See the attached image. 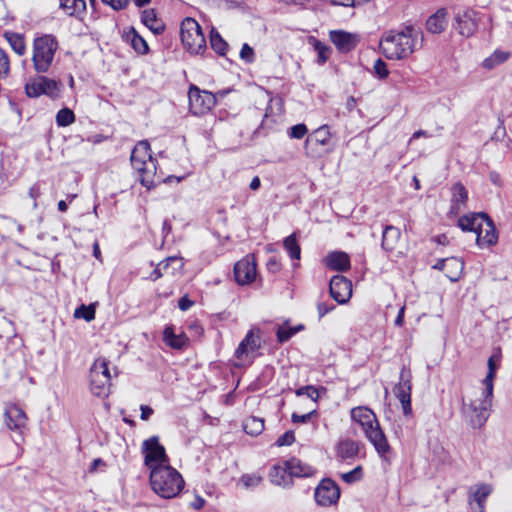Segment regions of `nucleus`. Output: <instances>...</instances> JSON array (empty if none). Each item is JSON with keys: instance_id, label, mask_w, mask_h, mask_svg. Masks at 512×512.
Listing matches in <instances>:
<instances>
[{"instance_id": "1", "label": "nucleus", "mask_w": 512, "mask_h": 512, "mask_svg": "<svg viewBox=\"0 0 512 512\" xmlns=\"http://www.w3.org/2000/svg\"><path fill=\"white\" fill-rule=\"evenodd\" d=\"M421 45V31L412 25L399 30H389L382 35L380 40V49L390 60L406 59Z\"/></svg>"}, {"instance_id": "2", "label": "nucleus", "mask_w": 512, "mask_h": 512, "mask_svg": "<svg viewBox=\"0 0 512 512\" xmlns=\"http://www.w3.org/2000/svg\"><path fill=\"white\" fill-rule=\"evenodd\" d=\"M131 165L138 173L141 184L148 189L156 186L163 181L161 176L157 175L156 160L150 154V145L148 141H139L131 153Z\"/></svg>"}, {"instance_id": "3", "label": "nucleus", "mask_w": 512, "mask_h": 512, "mask_svg": "<svg viewBox=\"0 0 512 512\" xmlns=\"http://www.w3.org/2000/svg\"><path fill=\"white\" fill-rule=\"evenodd\" d=\"M149 479L152 490L165 499L176 497L185 484L181 474L170 464L153 468Z\"/></svg>"}, {"instance_id": "4", "label": "nucleus", "mask_w": 512, "mask_h": 512, "mask_svg": "<svg viewBox=\"0 0 512 512\" xmlns=\"http://www.w3.org/2000/svg\"><path fill=\"white\" fill-rule=\"evenodd\" d=\"M58 42L52 35H43L34 39L32 62L37 73H46L52 65Z\"/></svg>"}, {"instance_id": "5", "label": "nucleus", "mask_w": 512, "mask_h": 512, "mask_svg": "<svg viewBox=\"0 0 512 512\" xmlns=\"http://www.w3.org/2000/svg\"><path fill=\"white\" fill-rule=\"evenodd\" d=\"M493 395H488L482 390L480 397L471 401L468 405L463 402L462 413L465 421L473 428L478 429L485 425L490 415Z\"/></svg>"}, {"instance_id": "6", "label": "nucleus", "mask_w": 512, "mask_h": 512, "mask_svg": "<svg viewBox=\"0 0 512 512\" xmlns=\"http://www.w3.org/2000/svg\"><path fill=\"white\" fill-rule=\"evenodd\" d=\"M180 37L184 48L190 54H201L206 49V39L199 23L190 17L185 18L180 27Z\"/></svg>"}, {"instance_id": "7", "label": "nucleus", "mask_w": 512, "mask_h": 512, "mask_svg": "<svg viewBox=\"0 0 512 512\" xmlns=\"http://www.w3.org/2000/svg\"><path fill=\"white\" fill-rule=\"evenodd\" d=\"M108 363L105 358H98L90 368L91 392L98 397H105L109 393L111 375Z\"/></svg>"}, {"instance_id": "8", "label": "nucleus", "mask_w": 512, "mask_h": 512, "mask_svg": "<svg viewBox=\"0 0 512 512\" xmlns=\"http://www.w3.org/2000/svg\"><path fill=\"white\" fill-rule=\"evenodd\" d=\"M60 88V82L45 76H38L26 83L25 93L30 98L46 95L51 99H57L60 95Z\"/></svg>"}, {"instance_id": "9", "label": "nucleus", "mask_w": 512, "mask_h": 512, "mask_svg": "<svg viewBox=\"0 0 512 512\" xmlns=\"http://www.w3.org/2000/svg\"><path fill=\"white\" fill-rule=\"evenodd\" d=\"M142 451L145 454L144 464L150 471L160 465L169 464V458L164 446L159 443L158 436L146 439L142 444Z\"/></svg>"}, {"instance_id": "10", "label": "nucleus", "mask_w": 512, "mask_h": 512, "mask_svg": "<svg viewBox=\"0 0 512 512\" xmlns=\"http://www.w3.org/2000/svg\"><path fill=\"white\" fill-rule=\"evenodd\" d=\"M188 99L190 111L196 116L204 115L216 104V98L211 92L193 85L189 89Z\"/></svg>"}, {"instance_id": "11", "label": "nucleus", "mask_w": 512, "mask_h": 512, "mask_svg": "<svg viewBox=\"0 0 512 512\" xmlns=\"http://www.w3.org/2000/svg\"><path fill=\"white\" fill-rule=\"evenodd\" d=\"M479 13L471 8L454 13V29L463 37H471L478 29Z\"/></svg>"}, {"instance_id": "12", "label": "nucleus", "mask_w": 512, "mask_h": 512, "mask_svg": "<svg viewBox=\"0 0 512 512\" xmlns=\"http://www.w3.org/2000/svg\"><path fill=\"white\" fill-rule=\"evenodd\" d=\"M411 372L406 370L405 367L402 368L400 372L399 382L394 387L393 392L396 398L400 401L403 414L405 416H410L412 414V406H411Z\"/></svg>"}, {"instance_id": "13", "label": "nucleus", "mask_w": 512, "mask_h": 512, "mask_svg": "<svg viewBox=\"0 0 512 512\" xmlns=\"http://www.w3.org/2000/svg\"><path fill=\"white\" fill-rule=\"evenodd\" d=\"M340 497L338 485L331 479H324L315 489L314 498L320 506H331L335 504Z\"/></svg>"}, {"instance_id": "14", "label": "nucleus", "mask_w": 512, "mask_h": 512, "mask_svg": "<svg viewBox=\"0 0 512 512\" xmlns=\"http://www.w3.org/2000/svg\"><path fill=\"white\" fill-rule=\"evenodd\" d=\"M329 292L337 303L345 304L352 296V283L342 275H335L329 282Z\"/></svg>"}, {"instance_id": "15", "label": "nucleus", "mask_w": 512, "mask_h": 512, "mask_svg": "<svg viewBox=\"0 0 512 512\" xmlns=\"http://www.w3.org/2000/svg\"><path fill=\"white\" fill-rule=\"evenodd\" d=\"M331 138V134L329 131V127L327 125H323L316 130H314L306 139L304 143V149L306 155L311 157H316L320 153L318 151V146H326L329 144Z\"/></svg>"}, {"instance_id": "16", "label": "nucleus", "mask_w": 512, "mask_h": 512, "mask_svg": "<svg viewBox=\"0 0 512 512\" xmlns=\"http://www.w3.org/2000/svg\"><path fill=\"white\" fill-rule=\"evenodd\" d=\"M350 415L352 420L359 424L364 435L380 425L375 413L366 406L352 408Z\"/></svg>"}, {"instance_id": "17", "label": "nucleus", "mask_w": 512, "mask_h": 512, "mask_svg": "<svg viewBox=\"0 0 512 512\" xmlns=\"http://www.w3.org/2000/svg\"><path fill=\"white\" fill-rule=\"evenodd\" d=\"M261 347V340L259 336V330L255 333L254 329H250L244 339L239 343L237 349L234 352V356L240 360H245L249 354L257 351Z\"/></svg>"}, {"instance_id": "18", "label": "nucleus", "mask_w": 512, "mask_h": 512, "mask_svg": "<svg viewBox=\"0 0 512 512\" xmlns=\"http://www.w3.org/2000/svg\"><path fill=\"white\" fill-rule=\"evenodd\" d=\"M235 280L240 285L251 283L256 277V264L253 259L245 257L234 266Z\"/></svg>"}, {"instance_id": "19", "label": "nucleus", "mask_w": 512, "mask_h": 512, "mask_svg": "<svg viewBox=\"0 0 512 512\" xmlns=\"http://www.w3.org/2000/svg\"><path fill=\"white\" fill-rule=\"evenodd\" d=\"M498 241V234L493 220L486 214L481 227L476 233V242L478 246H493Z\"/></svg>"}, {"instance_id": "20", "label": "nucleus", "mask_w": 512, "mask_h": 512, "mask_svg": "<svg viewBox=\"0 0 512 512\" xmlns=\"http://www.w3.org/2000/svg\"><path fill=\"white\" fill-rule=\"evenodd\" d=\"M330 40L343 53L353 50L359 42V36L342 30L330 31Z\"/></svg>"}, {"instance_id": "21", "label": "nucleus", "mask_w": 512, "mask_h": 512, "mask_svg": "<svg viewBox=\"0 0 512 512\" xmlns=\"http://www.w3.org/2000/svg\"><path fill=\"white\" fill-rule=\"evenodd\" d=\"M364 436L373 445L381 458L385 459L387 454L391 452V446L380 425L375 426L373 430L369 431Z\"/></svg>"}, {"instance_id": "22", "label": "nucleus", "mask_w": 512, "mask_h": 512, "mask_svg": "<svg viewBox=\"0 0 512 512\" xmlns=\"http://www.w3.org/2000/svg\"><path fill=\"white\" fill-rule=\"evenodd\" d=\"M364 436L373 445L381 458L385 459L387 454L391 452V446L380 425L375 426L373 430L369 431Z\"/></svg>"}, {"instance_id": "23", "label": "nucleus", "mask_w": 512, "mask_h": 512, "mask_svg": "<svg viewBox=\"0 0 512 512\" xmlns=\"http://www.w3.org/2000/svg\"><path fill=\"white\" fill-rule=\"evenodd\" d=\"M4 420L10 430L20 431L26 426L27 416L18 405H10L5 410Z\"/></svg>"}, {"instance_id": "24", "label": "nucleus", "mask_w": 512, "mask_h": 512, "mask_svg": "<svg viewBox=\"0 0 512 512\" xmlns=\"http://www.w3.org/2000/svg\"><path fill=\"white\" fill-rule=\"evenodd\" d=\"M364 444L350 438L341 439L336 446L337 456L343 460L354 459L359 454Z\"/></svg>"}, {"instance_id": "25", "label": "nucleus", "mask_w": 512, "mask_h": 512, "mask_svg": "<svg viewBox=\"0 0 512 512\" xmlns=\"http://www.w3.org/2000/svg\"><path fill=\"white\" fill-rule=\"evenodd\" d=\"M325 264L332 270L344 272L350 268V258L345 252H331L326 256Z\"/></svg>"}, {"instance_id": "26", "label": "nucleus", "mask_w": 512, "mask_h": 512, "mask_svg": "<svg viewBox=\"0 0 512 512\" xmlns=\"http://www.w3.org/2000/svg\"><path fill=\"white\" fill-rule=\"evenodd\" d=\"M269 478L270 481L277 486H290V474L286 461L274 464L270 470Z\"/></svg>"}, {"instance_id": "27", "label": "nucleus", "mask_w": 512, "mask_h": 512, "mask_svg": "<svg viewBox=\"0 0 512 512\" xmlns=\"http://www.w3.org/2000/svg\"><path fill=\"white\" fill-rule=\"evenodd\" d=\"M484 217H486V213L484 212L463 215L458 219V226L463 231L477 233L481 227Z\"/></svg>"}, {"instance_id": "28", "label": "nucleus", "mask_w": 512, "mask_h": 512, "mask_svg": "<svg viewBox=\"0 0 512 512\" xmlns=\"http://www.w3.org/2000/svg\"><path fill=\"white\" fill-rule=\"evenodd\" d=\"M287 468L290 474V481L293 477H310L314 474L315 470L310 465L303 463L297 458L286 460Z\"/></svg>"}, {"instance_id": "29", "label": "nucleus", "mask_w": 512, "mask_h": 512, "mask_svg": "<svg viewBox=\"0 0 512 512\" xmlns=\"http://www.w3.org/2000/svg\"><path fill=\"white\" fill-rule=\"evenodd\" d=\"M401 237V231L399 228L393 225H387L382 232L381 246L385 251L391 252L395 250L396 245Z\"/></svg>"}, {"instance_id": "30", "label": "nucleus", "mask_w": 512, "mask_h": 512, "mask_svg": "<svg viewBox=\"0 0 512 512\" xmlns=\"http://www.w3.org/2000/svg\"><path fill=\"white\" fill-rule=\"evenodd\" d=\"M446 16L447 11L445 8L437 10V12L431 15L426 21V28L429 32L438 34L444 31L446 27Z\"/></svg>"}, {"instance_id": "31", "label": "nucleus", "mask_w": 512, "mask_h": 512, "mask_svg": "<svg viewBox=\"0 0 512 512\" xmlns=\"http://www.w3.org/2000/svg\"><path fill=\"white\" fill-rule=\"evenodd\" d=\"M468 200V192L463 184L456 183L452 186V199L451 209L455 212H459L465 207Z\"/></svg>"}, {"instance_id": "32", "label": "nucleus", "mask_w": 512, "mask_h": 512, "mask_svg": "<svg viewBox=\"0 0 512 512\" xmlns=\"http://www.w3.org/2000/svg\"><path fill=\"white\" fill-rule=\"evenodd\" d=\"M165 343L173 349H183L188 344V338L184 333L175 334L172 327H166L163 332Z\"/></svg>"}, {"instance_id": "33", "label": "nucleus", "mask_w": 512, "mask_h": 512, "mask_svg": "<svg viewBox=\"0 0 512 512\" xmlns=\"http://www.w3.org/2000/svg\"><path fill=\"white\" fill-rule=\"evenodd\" d=\"M492 492V486L486 483H480L470 488V503L474 501L477 506L485 505L487 497Z\"/></svg>"}, {"instance_id": "34", "label": "nucleus", "mask_w": 512, "mask_h": 512, "mask_svg": "<svg viewBox=\"0 0 512 512\" xmlns=\"http://www.w3.org/2000/svg\"><path fill=\"white\" fill-rule=\"evenodd\" d=\"M59 6L71 17H79L86 10L85 0H60Z\"/></svg>"}, {"instance_id": "35", "label": "nucleus", "mask_w": 512, "mask_h": 512, "mask_svg": "<svg viewBox=\"0 0 512 512\" xmlns=\"http://www.w3.org/2000/svg\"><path fill=\"white\" fill-rule=\"evenodd\" d=\"M141 20L156 35L164 31V25L157 19L153 9L144 10L141 14Z\"/></svg>"}, {"instance_id": "36", "label": "nucleus", "mask_w": 512, "mask_h": 512, "mask_svg": "<svg viewBox=\"0 0 512 512\" xmlns=\"http://www.w3.org/2000/svg\"><path fill=\"white\" fill-rule=\"evenodd\" d=\"M464 269V262L457 257H449L447 266L445 267L446 277L452 281H458L462 271Z\"/></svg>"}, {"instance_id": "37", "label": "nucleus", "mask_w": 512, "mask_h": 512, "mask_svg": "<svg viewBox=\"0 0 512 512\" xmlns=\"http://www.w3.org/2000/svg\"><path fill=\"white\" fill-rule=\"evenodd\" d=\"M171 264H177L178 269L183 267L182 259L176 256H171L161 261L157 267L151 272L150 279L152 281L158 280L163 275V271H166Z\"/></svg>"}, {"instance_id": "38", "label": "nucleus", "mask_w": 512, "mask_h": 512, "mask_svg": "<svg viewBox=\"0 0 512 512\" xmlns=\"http://www.w3.org/2000/svg\"><path fill=\"white\" fill-rule=\"evenodd\" d=\"M244 431L251 436H258L264 430V419L250 416L243 423Z\"/></svg>"}, {"instance_id": "39", "label": "nucleus", "mask_w": 512, "mask_h": 512, "mask_svg": "<svg viewBox=\"0 0 512 512\" xmlns=\"http://www.w3.org/2000/svg\"><path fill=\"white\" fill-rule=\"evenodd\" d=\"M6 40L10 44L11 48L18 55H23L26 51L25 38L22 34L15 32H5L4 34Z\"/></svg>"}, {"instance_id": "40", "label": "nucleus", "mask_w": 512, "mask_h": 512, "mask_svg": "<svg viewBox=\"0 0 512 512\" xmlns=\"http://www.w3.org/2000/svg\"><path fill=\"white\" fill-rule=\"evenodd\" d=\"M211 48L220 56H224L228 50V43L221 37L219 32L212 28L210 31Z\"/></svg>"}, {"instance_id": "41", "label": "nucleus", "mask_w": 512, "mask_h": 512, "mask_svg": "<svg viewBox=\"0 0 512 512\" xmlns=\"http://www.w3.org/2000/svg\"><path fill=\"white\" fill-rule=\"evenodd\" d=\"M283 245L292 260H299L301 257V248L298 244L295 234H291L283 241Z\"/></svg>"}, {"instance_id": "42", "label": "nucleus", "mask_w": 512, "mask_h": 512, "mask_svg": "<svg viewBox=\"0 0 512 512\" xmlns=\"http://www.w3.org/2000/svg\"><path fill=\"white\" fill-rule=\"evenodd\" d=\"M127 39L130 40L133 49L139 54H146L148 52L147 42L135 31H131L127 34Z\"/></svg>"}, {"instance_id": "43", "label": "nucleus", "mask_w": 512, "mask_h": 512, "mask_svg": "<svg viewBox=\"0 0 512 512\" xmlns=\"http://www.w3.org/2000/svg\"><path fill=\"white\" fill-rule=\"evenodd\" d=\"M509 56L510 54L508 52L496 50L492 55L483 61L482 65L486 69H493L497 65L504 63L509 58Z\"/></svg>"}, {"instance_id": "44", "label": "nucleus", "mask_w": 512, "mask_h": 512, "mask_svg": "<svg viewBox=\"0 0 512 512\" xmlns=\"http://www.w3.org/2000/svg\"><path fill=\"white\" fill-rule=\"evenodd\" d=\"M497 366L494 361V356H491L488 359V373L483 380V384L485 386V391H487L488 395H493V381L495 378Z\"/></svg>"}, {"instance_id": "45", "label": "nucleus", "mask_w": 512, "mask_h": 512, "mask_svg": "<svg viewBox=\"0 0 512 512\" xmlns=\"http://www.w3.org/2000/svg\"><path fill=\"white\" fill-rule=\"evenodd\" d=\"M75 122V114L69 108H62L56 114V124L59 127H67Z\"/></svg>"}, {"instance_id": "46", "label": "nucleus", "mask_w": 512, "mask_h": 512, "mask_svg": "<svg viewBox=\"0 0 512 512\" xmlns=\"http://www.w3.org/2000/svg\"><path fill=\"white\" fill-rule=\"evenodd\" d=\"M313 46L318 55V58H317L318 64H320V65L324 64L330 56L331 48L328 45H326L316 39H314Z\"/></svg>"}, {"instance_id": "47", "label": "nucleus", "mask_w": 512, "mask_h": 512, "mask_svg": "<svg viewBox=\"0 0 512 512\" xmlns=\"http://www.w3.org/2000/svg\"><path fill=\"white\" fill-rule=\"evenodd\" d=\"M263 481L262 476L257 474H243L239 479V484H241L245 489H253L261 484Z\"/></svg>"}, {"instance_id": "48", "label": "nucleus", "mask_w": 512, "mask_h": 512, "mask_svg": "<svg viewBox=\"0 0 512 512\" xmlns=\"http://www.w3.org/2000/svg\"><path fill=\"white\" fill-rule=\"evenodd\" d=\"M10 70V58L6 51L0 48V80L8 78Z\"/></svg>"}, {"instance_id": "49", "label": "nucleus", "mask_w": 512, "mask_h": 512, "mask_svg": "<svg viewBox=\"0 0 512 512\" xmlns=\"http://www.w3.org/2000/svg\"><path fill=\"white\" fill-rule=\"evenodd\" d=\"M74 317L83 318L86 321H91L95 318V309L91 305L86 306L82 304L75 310Z\"/></svg>"}, {"instance_id": "50", "label": "nucleus", "mask_w": 512, "mask_h": 512, "mask_svg": "<svg viewBox=\"0 0 512 512\" xmlns=\"http://www.w3.org/2000/svg\"><path fill=\"white\" fill-rule=\"evenodd\" d=\"M295 394L297 396H307L308 398H310L314 402H317L318 398H319V391H318V389L316 387L312 386V385H307V386H303V387L298 388L295 391Z\"/></svg>"}, {"instance_id": "51", "label": "nucleus", "mask_w": 512, "mask_h": 512, "mask_svg": "<svg viewBox=\"0 0 512 512\" xmlns=\"http://www.w3.org/2000/svg\"><path fill=\"white\" fill-rule=\"evenodd\" d=\"M373 69H374L375 75L381 80L387 78L389 75V70L387 68V64L381 58H378L375 61Z\"/></svg>"}, {"instance_id": "52", "label": "nucleus", "mask_w": 512, "mask_h": 512, "mask_svg": "<svg viewBox=\"0 0 512 512\" xmlns=\"http://www.w3.org/2000/svg\"><path fill=\"white\" fill-rule=\"evenodd\" d=\"M307 132V126L303 123H300L292 126L288 131V135L290 138L302 139L307 134Z\"/></svg>"}, {"instance_id": "53", "label": "nucleus", "mask_w": 512, "mask_h": 512, "mask_svg": "<svg viewBox=\"0 0 512 512\" xmlns=\"http://www.w3.org/2000/svg\"><path fill=\"white\" fill-rule=\"evenodd\" d=\"M361 477H362V468H361V466H357L356 468H354L350 472H347V473L342 475L343 481H345L346 483H349V484L360 480Z\"/></svg>"}, {"instance_id": "54", "label": "nucleus", "mask_w": 512, "mask_h": 512, "mask_svg": "<svg viewBox=\"0 0 512 512\" xmlns=\"http://www.w3.org/2000/svg\"><path fill=\"white\" fill-rule=\"evenodd\" d=\"M240 58L247 63H252L255 60L254 50L247 43H244L242 45V48L240 51Z\"/></svg>"}, {"instance_id": "55", "label": "nucleus", "mask_w": 512, "mask_h": 512, "mask_svg": "<svg viewBox=\"0 0 512 512\" xmlns=\"http://www.w3.org/2000/svg\"><path fill=\"white\" fill-rule=\"evenodd\" d=\"M41 195V187L39 183L33 184L28 190V196L33 200V209L38 207L37 199Z\"/></svg>"}, {"instance_id": "56", "label": "nucleus", "mask_w": 512, "mask_h": 512, "mask_svg": "<svg viewBox=\"0 0 512 512\" xmlns=\"http://www.w3.org/2000/svg\"><path fill=\"white\" fill-rule=\"evenodd\" d=\"M294 441H295L294 432L287 431L276 440L275 444L277 446H285V445H291Z\"/></svg>"}, {"instance_id": "57", "label": "nucleus", "mask_w": 512, "mask_h": 512, "mask_svg": "<svg viewBox=\"0 0 512 512\" xmlns=\"http://www.w3.org/2000/svg\"><path fill=\"white\" fill-rule=\"evenodd\" d=\"M317 412L315 409L310 411L309 413L299 415L297 413H293L291 416V420L293 423H307L313 415H315Z\"/></svg>"}, {"instance_id": "58", "label": "nucleus", "mask_w": 512, "mask_h": 512, "mask_svg": "<svg viewBox=\"0 0 512 512\" xmlns=\"http://www.w3.org/2000/svg\"><path fill=\"white\" fill-rule=\"evenodd\" d=\"M295 333L291 328H279L277 331V338L280 343L288 341Z\"/></svg>"}, {"instance_id": "59", "label": "nucleus", "mask_w": 512, "mask_h": 512, "mask_svg": "<svg viewBox=\"0 0 512 512\" xmlns=\"http://www.w3.org/2000/svg\"><path fill=\"white\" fill-rule=\"evenodd\" d=\"M130 0H102L106 5L111 6L114 10H121L127 7Z\"/></svg>"}, {"instance_id": "60", "label": "nucleus", "mask_w": 512, "mask_h": 512, "mask_svg": "<svg viewBox=\"0 0 512 512\" xmlns=\"http://www.w3.org/2000/svg\"><path fill=\"white\" fill-rule=\"evenodd\" d=\"M333 309H335V305H333V304H327L324 302H319L317 304V311H318L319 318L324 317L326 314L331 312Z\"/></svg>"}, {"instance_id": "61", "label": "nucleus", "mask_w": 512, "mask_h": 512, "mask_svg": "<svg viewBox=\"0 0 512 512\" xmlns=\"http://www.w3.org/2000/svg\"><path fill=\"white\" fill-rule=\"evenodd\" d=\"M267 269L272 273H277L281 269V263L276 257H271L267 261Z\"/></svg>"}, {"instance_id": "62", "label": "nucleus", "mask_w": 512, "mask_h": 512, "mask_svg": "<svg viewBox=\"0 0 512 512\" xmlns=\"http://www.w3.org/2000/svg\"><path fill=\"white\" fill-rule=\"evenodd\" d=\"M193 305V301H191L187 296H183L179 299L178 301V307L182 310V311H187L188 309H190Z\"/></svg>"}, {"instance_id": "63", "label": "nucleus", "mask_w": 512, "mask_h": 512, "mask_svg": "<svg viewBox=\"0 0 512 512\" xmlns=\"http://www.w3.org/2000/svg\"><path fill=\"white\" fill-rule=\"evenodd\" d=\"M140 410H141L140 418L144 421L148 420L150 418V416L153 414V409L146 405H141Z\"/></svg>"}, {"instance_id": "64", "label": "nucleus", "mask_w": 512, "mask_h": 512, "mask_svg": "<svg viewBox=\"0 0 512 512\" xmlns=\"http://www.w3.org/2000/svg\"><path fill=\"white\" fill-rule=\"evenodd\" d=\"M205 504V500L201 496H196L194 501L191 502V507L195 510L201 509Z\"/></svg>"}]
</instances>
